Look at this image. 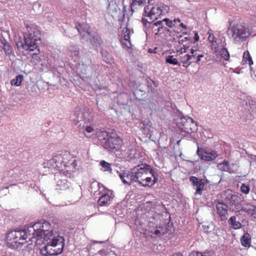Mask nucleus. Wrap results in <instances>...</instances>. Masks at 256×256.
<instances>
[{"label": "nucleus", "mask_w": 256, "mask_h": 256, "mask_svg": "<svg viewBox=\"0 0 256 256\" xmlns=\"http://www.w3.org/2000/svg\"><path fill=\"white\" fill-rule=\"evenodd\" d=\"M17 247L22 245L28 240L44 239V246L40 248L42 256H56L60 254L64 246V240L56 232H54L50 222L40 221L32 226L17 230Z\"/></svg>", "instance_id": "f257e3e1"}, {"label": "nucleus", "mask_w": 256, "mask_h": 256, "mask_svg": "<svg viewBox=\"0 0 256 256\" xmlns=\"http://www.w3.org/2000/svg\"><path fill=\"white\" fill-rule=\"evenodd\" d=\"M132 169L135 182L143 186H152L158 181L156 173L148 165L142 164Z\"/></svg>", "instance_id": "f03ea898"}, {"label": "nucleus", "mask_w": 256, "mask_h": 256, "mask_svg": "<svg viewBox=\"0 0 256 256\" xmlns=\"http://www.w3.org/2000/svg\"><path fill=\"white\" fill-rule=\"evenodd\" d=\"M252 32L250 26L235 22L230 24L227 30L228 36L236 44L246 40Z\"/></svg>", "instance_id": "7ed1b4c3"}, {"label": "nucleus", "mask_w": 256, "mask_h": 256, "mask_svg": "<svg viewBox=\"0 0 256 256\" xmlns=\"http://www.w3.org/2000/svg\"><path fill=\"white\" fill-rule=\"evenodd\" d=\"M170 10V7L162 2H158L154 4H148L144 9V18L142 20L144 24L145 20L148 22L150 21H154L160 16L166 14Z\"/></svg>", "instance_id": "20e7f679"}, {"label": "nucleus", "mask_w": 256, "mask_h": 256, "mask_svg": "<svg viewBox=\"0 0 256 256\" xmlns=\"http://www.w3.org/2000/svg\"><path fill=\"white\" fill-rule=\"evenodd\" d=\"M98 139L102 141L104 148L108 150H117L120 147L122 140L116 134L110 132L102 131L98 134Z\"/></svg>", "instance_id": "39448f33"}, {"label": "nucleus", "mask_w": 256, "mask_h": 256, "mask_svg": "<svg viewBox=\"0 0 256 256\" xmlns=\"http://www.w3.org/2000/svg\"><path fill=\"white\" fill-rule=\"evenodd\" d=\"M30 42H31L30 41ZM26 44V45H24L22 42H17V49L20 53L30 59L32 63L36 64L40 60L38 56L40 50L38 48L37 44L33 42L30 45V43L28 40Z\"/></svg>", "instance_id": "423d86ee"}, {"label": "nucleus", "mask_w": 256, "mask_h": 256, "mask_svg": "<svg viewBox=\"0 0 256 256\" xmlns=\"http://www.w3.org/2000/svg\"><path fill=\"white\" fill-rule=\"evenodd\" d=\"M79 33L82 38L86 40H90V43L94 46L97 47L100 45L101 40L100 36L96 33L92 32L90 26L87 24H78L76 26Z\"/></svg>", "instance_id": "0eeeda50"}, {"label": "nucleus", "mask_w": 256, "mask_h": 256, "mask_svg": "<svg viewBox=\"0 0 256 256\" xmlns=\"http://www.w3.org/2000/svg\"><path fill=\"white\" fill-rule=\"evenodd\" d=\"M71 157V154L68 152H62L52 157L50 160H45L43 164L44 168H54L59 170L62 168V162L68 160Z\"/></svg>", "instance_id": "6e6552de"}, {"label": "nucleus", "mask_w": 256, "mask_h": 256, "mask_svg": "<svg viewBox=\"0 0 256 256\" xmlns=\"http://www.w3.org/2000/svg\"><path fill=\"white\" fill-rule=\"evenodd\" d=\"M26 32H24L23 34L24 42V45H26V42H29L30 44L32 42H34L35 44H37L36 42L40 39V32L36 26L34 24L27 23L26 24Z\"/></svg>", "instance_id": "1a4fd4ad"}, {"label": "nucleus", "mask_w": 256, "mask_h": 256, "mask_svg": "<svg viewBox=\"0 0 256 256\" xmlns=\"http://www.w3.org/2000/svg\"><path fill=\"white\" fill-rule=\"evenodd\" d=\"M178 126L181 132H184V136L191 135L196 129V124L193 119L188 116L182 117L178 122Z\"/></svg>", "instance_id": "9d476101"}, {"label": "nucleus", "mask_w": 256, "mask_h": 256, "mask_svg": "<svg viewBox=\"0 0 256 256\" xmlns=\"http://www.w3.org/2000/svg\"><path fill=\"white\" fill-rule=\"evenodd\" d=\"M62 162V168L58 170L67 176H70L78 170V162L72 156L68 160Z\"/></svg>", "instance_id": "9b49d317"}, {"label": "nucleus", "mask_w": 256, "mask_h": 256, "mask_svg": "<svg viewBox=\"0 0 256 256\" xmlns=\"http://www.w3.org/2000/svg\"><path fill=\"white\" fill-rule=\"evenodd\" d=\"M190 182L196 189L194 193L196 195H202V191L206 188L208 184L206 181L204 179L198 178L196 176H191Z\"/></svg>", "instance_id": "f8f14e48"}, {"label": "nucleus", "mask_w": 256, "mask_h": 256, "mask_svg": "<svg viewBox=\"0 0 256 256\" xmlns=\"http://www.w3.org/2000/svg\"><path fill=\"white\" fill-rule=\"evenodd\" d=\"M150 24L152 29V31L156 35L162 34H170L169 30L164 26L162 24V21L158 20L154 23L150 22Z\"/></svg>", "instance_id": "ddd939ff"}, {"label": "nucleus", "mask_w": 256, "mask_h": 256, "mask_svg": "<svg viewBox=\"0 0 256 256\" xmlns=\"http://www.w3.org/2000/svg\"><path fill=\"white\" fill-rule=\"evenodd\" d=\"M228 204L231 208L234 211H238L240 206V202L242 201L240 194H230L227 196Z\"/></svg>", "instance_id": "4468645a"}, {"label": "nucleus", "mask_w": 256, "mask_h": 256, "mask_svg": "<svg viewBox=\"0 0 256 256\" xmlns=\"http://www.w3.org/2000/svg\"><path fill=\"white\" fill-rule=\"evenodd\" d=\"M217 214L222 221L226 220L228 216V206L224 203L220 202H215Z\"/></svg>", "instance_id": "2eb2a0df"}, {"label": "nucleus", "mask_w": 256, "mask_h": 256, "mask_svg": "<svg viewBox=\"0 0 256 256\" xmlns=\"http://www.w3.org/2000/svg\"><path fill=\"white\" fill-rule=\"evenodd\" d=\"M92 70L90 67L87 66L86 69L82 70L81 77L85 80L88 82L90 85L94 90L97 88V84L96 82V80L94 77H92Z\"/></svg>", "instance_id": "dca6fc26"}, {"label": "nucleus", "mask_w": 256, "mask_h": 256, "mask_svg": "<svg viewBox=\"0 0 256 256\" xmlns=\"http://www.w3.org/2000/svg\"><path fill=\"white\" fill-rule=\"evenodd\" d=\"M132 33L130 28L127 26L122 28L121 37H122V44L124 48H129L132 44L130 42V35Z\"/></svg>", "instance_id": "f3484780"}, {"label": "nucleus", "mask_w": 256, "mask_h": 256, "mask_svg": "<svg viewBox=\"0 0 256 256\" xmlns=\"http://www.w3.org/2000/svg\"><path fill=\"white\" fill-rule=\"evenodd\" d=\"M119 176L122 182L126 184L130 185L132 182H135L132 169L130 170H122L121 172H118Z\"/></svg>", "instance_id": "a211bd4d"}, {"label": "nucleus", "mask_w": 256, "mask_h": 256, "mask_svg": "<svg viewBox=\"0 0 256 256\" xmlns=\"http://www.w3.org/2000/svg\"><path fill=\"white\" fill-rule=\"evenodd\" d=\"M84 133L85 136L88 138H98V134L102 132V130H98L96 126L88 124L84 126Z\"/></svg>", "instance_id": "6ab92c4d"}, {"label": "nucleus", "mask_w": 256, "mask_h": 256, "mask_svg": "<svg viewBox=\"0 0 256 256\" xmlns=\"http://www.w3.org/2000/svg\"><path fill=\"white\" fill-rule=\"evenodd\" d=\"M197 153L202 160L206 161H212L218 156L216 152L214 150L211 152H208L204 150H200L198 148Z\"/></svg>", "instance_id": "aec40b11"}, {"label": "nucleus", "mask_w": 256, "mask_h": 256, "mask_svg": "<svg viewBox=\"0 0 256 256\" xmlns=\"http://www.w3.org/2000/svg\"><path fill=\"white\" fill-rule=\"evenodd\" d=\"M71 121L74 124H78V122H82L84 119V114L82 108H76L70 116Z\"/></svg>", "instance_id": "412c9836"}, {"label": "nucleus", "mask_w": 256, "mask_h": 256, "mask_svg": "<svg viewBox=\"0 0 256 256\" xmlns=\"http://www.w3.org/2000/svg\"><path fill=\"white\" fill-rule=\"evenodd\" d=\"M6 246L14 249L16 246V230L9 231L6 235Z\"/></svg>", "instance_id": "4be33fe9"}, {"label": "nucleus", "mask_w": 256, "mask_h": 256, "mask_svg": "<svg viewBox=\"0 0 256 256\" xmlns=\"http://www.w3.org/2000/svg\"><path fill=\"white\" fill-rule=\"evenodd\" d=\"M80 54V48L76 45H70L67 48L66 54L74 61L76 60L78 58Z\"/></svg>", "instance_id": "5701e85b"}, {"label": "nucleus", "mask_w": 256, "mask_h": 256, "mask_svg": "<svg viewBox=\"0 0 256 256\" xmlns=\"http://www.w3.org/2000/svg\"><path fill=\"white\" fill-rule=\"evenodd\" d=\"M191 40L188 37H182L180 36L178 39V42L180 44H182V47L180 49H177L176 51L180 54H182L186 51V49L189 48L188 44L191 42Z\"/></svg>", "instance_id": "b1692460"}, {"label": "nucleus", "mask_w": 256, "mask_h": 256, "mask_svg": "<svg viewBox=\"0 0 256 256\" xmlns=\"http://www.w3.org/2000/svg\"><path fill=\"white\" fill-rule=\"evenodd\" d=\"M218 169L221 170L228 172L230 173H234L236 171V166L230 164L227 161H224L218 164Z\"/></svg>", "instance_id": "393cba45"}, {"label": "nucleus", "mask_w": 256, "mask_h": 256, "mask_svg": "<svg viewBox=\"0 0 256 256\" xmlns=\"http://www.w3.org/2000/svg\"><path fill=\"white\" fill-rule=\"evenodd\" d=\"M112 198V194L110 191H108L99 198L98 202L100 206L109 204Z\"/></svg>", "instance_id": "a878e982"}, {"label": "nucleus", "mask_w": 256, "mask_h": 256, "mask_svg": "<svg viewBox=\"0 0 256 256\" xmlns=\"http://www.w3.org/2000/svg\"><path fill=\"white\" fill-rule=\"evenodd\" d=\"M70 186V183L65 179L58 180L56 186V189L58 190H65Z\"/></svg>", "instance_id": "bb28decb"}, {"label": "nucleus", "mask_w": 256, "mask_h": 256, "mask_svg": "<svg viewBox=\"0 0 256 256\" xmlns=\"http://www.w3.org/2000/svg\"><path fill=\"white\" fill-rule=\"evenodd\" d=\"M242 210L248 215L256 219V206L252 204H246L242 207Z\"/></svg>", "instance_id": "cd10ccee"}, {"label": "nucleus", "mask_w": 256, "mask_h": 256, "mask_svg": "<svg viewBox=\"0 0 256 256\" xmlns=\"http://www.w3.org/2000/svg\"><path fill=\"white\" fill-rule=\"evenodd\" d=\"M108 10L112 16H114L120 12V8L116 2L112 1L109 3Z\"/></svg>", "instance_id": "c85d7f7f"}, {"label": "nucleus", "mask_w": 256, "mask_h": 256, "mask_svg": "<svg viewBox=\"0 0 256 256\" xmlns=\"http://www.w3.org/2000/svg\"><path fill=\"white\" fill-rule=\"evenodd\" d=\"M240 242L242 246L244 247H250L251 245L252 237L250 234L248 232L245 233L240 238Z\"/></svg>", "instance_id": "c756f323"}, {"label": "nucleus", "mask_w": 256, "mask_h": 256, "mask_svg": "<svg viewBox=\"0 0 256 256\" xmlns=\"http://www.w3.org/2000/svg\"><path fill=\"white\" fill-rule=\"evenodd\" d=\"M228 223L230 227L234 230L240 229L242 228V224L236 220V216H231L228 220Z\"/></svg>", "instance_id": "7c9ffc66"}, {"label": "nucleus", "mask_w": 256, "mask_h": 256, "mask_svg": "<svg viewBox=\"0 0 256 256\" xmlns=\"http://www.w3.org/2000/svg\"><path fill=\"white\" fill-rule=\"evenodd\" d=\"M102 60L106 63L112 64L114 63V60L112 56L105 50L102 52Z\"/></svg>", "instance_id": "2f4dec72"}, {"label": "nucleus", "mask_w": 256, "mask_h": 256, "mask_svg": "<svg viewBox=\"0 0 256 256\" xmlns=\"http://www.w3.org/2000/svg\"><path fill=\"white\" fill-rule=\"evenodd\" d=\"M192 56H190L189 54H186L180 57L181 62L182 64L184 67L188 68L191 63L190 61L192 60Z\"/></svg>", "instance_id": "473e14b6"}, {"label": "nucleus", "mask_w": 256, "mask_h": 256, "mask_svg": "<svg viewBox=\"0 0 256 256\" xmlns=\"http://www.w3.org/2000/svg\"><path fill=\"white\" fill-rule=\"evenodd\" d=\"M242 62L243 64H248L250 65V67H251V66L253 64L252 58L248 51H246L244 53L243 60H242ZM250 69L252 70V68H250Z\"/></svg>", "instance_id": "72a5a7b5"}, {"label": "nucleus", "mask_w": 256, "mask_h": 256, "mask_svg": "<svg viewBox=\"0 0 256 256\" xmlns=\"http://www.w3.org/2000/svg\"><path fill=\"white\" fill-rule=\"evenodd\" d=\"M166 62L172 65L180 66V63L178 62L177 59L172 55H169L166 58Z\"/></svg>", "instance_id": "f704fd0d"}, {"label": "nucleus", "mask_w": 256, "mask_h": 256, "mask_svg": "<svg viewBox=\"0 0 256 256\" xmlns=\"http://www.w3.org/2000/svg\"><path fill=\"white\" fill-rule=\"evenodd\" d=\"M100 164L102 166V170L103 171L112 172L111 166L112 165V164H110L104 160H102Z\"/></svg>", "instance_id": "c9c22d12"}, {"label": "nucleus", "mask_w": 256, "mask_h": 256, "mask_svg": "<svg viewBox=\"0 0 256 256\" xmlns=\"http://www.w3.org/2000/svg\"><path fill=\"white\" fill-rule=\"evenodd\" d=\"M212 252L210 251H206L203 252L193 251L190 253L189 256H212Z\"/></svg>", "instance_id": "e433bc0d"}, {"label": "nucleus", "mask_w": 256, "mask_h": 256, "mask_svg": "<svg viewBox=\"0 0 256 256\" xmlns=\"http://www.w3.org/2000/svg\"><path fill=\"white\" fill-rule=\"evenodd\" d=\"M146 0H134L131 4L132 8H136V6H140L146 2ZM152 0H148V4H150V2Z\"/></svg>", "instance_id": "4c0bfd02"}, {"label": "nucleus", "mask_w": 256, "mask_h": 256, "mask_svg": "<svg viewBox=\"0 0 256 256\" xmlns=\"http://www.w3.org/2000/svg\"><path fill=\"white\" fill-rule=\"evenodd\" d=\"M220 54L222 58L225 60H228L230 59V54L226 48H223L220 51Z\"/></svg>", "instance_id": "58836bf2"}, {"label": "nucleus", "mask_w": 256, "mask_h": 256, "mask_svg": "<svg viewBox=\"0 0 256 256\" xmlns=\"http://www.w3.org/2000/svg\"><path fill=\"white\" fill-rule=\"evenodd\" d=\"M97 256H116L115 254L112 251L107 252L105 250H100L98 252Z\"/></svg>", "instance_id": "ea45409f"}, {"label": "nucleus", "mask_w": 256, "mask_h": 256, "mask_svg": "<svg viewBox=\"0 0 256 256\" xmlns=\"http://www.w3.org/2000/svg\"><path fill=\"white\" fill-rule=\"evenodd\" d=\"M240 191L242 193L248 194L250 191V188L248 184H242L240 186Z\"/></svg>", "instance_id": "a19ab883"}, {"label": "nucleus", "mask_w": 256, "mask_h": 256, "mask_svg": "<svg viewBox=\"0 0 256 256\" xmlns=\"http://www.w3.org/2000/svg\"><path fill=\"white\" fill-rule=\"evenodd\" d=\"M166 232V229L165 228L159 227L154 231V234L158 236L164 234Z\"/></svg>", "instance_id": "79ce46f5"}, {"label": "nucleus", "mask_w": 256, "mask_h": 256, "mask_svg": "<svg viewBox=\"0 0 256 256\" xmlns=\"http://www.w3.org/2000/svg\"><path fill=\"white\" fill-rule=\"evenodd\" d=\"M3 50L6 54H10L12 52L11 46L8 44H3Z\"/></svg>", "instance_id": "37998d69"}, {"label": "nucleus", "mask_w": 256, "mask_h": 256, "mask_svg": "<svg viewBox=\"0 0 256 256\" xmlns=\"http://www.w3.org/2000/svg\"><path fill=\"white\" fill-rule=\"evenodd\" d=\"M211 47L214 52H217L218 51V46L216 41L211 42Z\"/></svg>", "instance_id": "c03bdc74"}, {"label": "nucleus", "mask_w": 256, "mask_h": 256, "mask_svg": "<svg viewBox=\"0 0 256 256\" xmlns=\"http://www.w3.org/2000/svg\"><path fill=\"white\" fill-rule=\"evenodd\" d=\"M162 21V23L165 22V24L170 28H172L174 26L173 22L172 20H170L168 18H165L163 19Z\"/></svg>", "instance_id": "a18cd8bd"}, {"label": "nucleus", "mask_w": 256, "mask_h": 256, "mask_svg": "<svg viewBox=\"0 0 256 256\" xmlns=\"http://www.w3.org/2000/svg\"><path fill=\"white\" fill-rule=\"evenodd\" d=\"M208 34H209V36L208 37V41L210 43L212 42H214L215 41H216V38L213 34L210 33V32H208Z\"/></svg>", "instance_id": "49530a36"}, {"label": "nucleus", "mask_w": 256, "mask_h": 256, "mask_svg": "<svg viewBox=\"0 0 256 256\" xmlns=\"http://www.w3.org/2000/svg\"><path fill=\"white\" fill-rule=\"evenodd\" d=\"M23 80V76L22 75H18L17 76V86L20 85L22 83V82Z\"/></svg>", "instance_id": "de8ad7c7"}, {"label": "nucleus", "mask_w": 256, "mask_h": 256, "mask_svg": "<svg viewBox=\"0 0 256 256\" xmlns=\"http://www.w3.org/2000/svg\"><path fill=\"white\" fill-rule=\"evenodd\" d=\"M204 57V55L202 54H198L196 56V63H198L200 61L201 58Z\"/></svg>", "instance_id": "09e8293b"}, {"label": "nucleus", "mask_w": 256, "mask_h": 256, "mask_svg": "<svg viewBox=\"0 0 256 256\" xmlns=\"http://www.w3.org/2000/svg\"><path fill=\"white\" fill-rule=\"evenodd\" d=\"M252 192L256 194V181H254L253 184V188L252 190Z\"/></svg>", "instance_id": "8fccbe9b"}, {"label": "nucleus", "mask_w": 256, "mask_h": 256, "mask_svg": "<svg viewBox=\"0 0 256 256\" xmlns=\"http://www.w3.org/2000/svg\"><path fill=\"white\" fill-rule=\"evenodd\" d=\"M194 40L196 42H198L199 40V36L196 32L194 34Z\"/></svg>", "instance_id": "3c124183"}, {"label": "nucleus", "mask_w": 256, "mask_h": 256, "mask_svg": "<svg viewBox=\"0 0 256 256\" xmlns=\"http://www.w3.org/2000/svg\"><path fill=\"white\" fill-rule=\"evenodd\" d=\"M16 86V79L14 78L10 82V86Z\"/></svg>", "instance_id": "603ef678"}, {"label": "nucleus", "mask_w": 256, "mask_h": 256, "mask_svg": "<svg viewBox=\"0 0 256 256\" xmlns=\"http://www.w3.org/2000/svg\"><path fill=\"white\" fill-rule=\"evenodd\" d=\"M197 52H198V50L196 49H194V48H192L190 49L191 54H194V53H196V54H197Z\"/></svg>", "instance_id": "864d4df0"}, {"label": "nucleus", "mask_w": 256, "mask_h": 256, "mask_svg": "<svg viewBox=\"0 0 256 256\" xmlns=\"http://www.w3.org/2000/svg\"><path fill=\"white\" fill-rule=\"evenodd\" d=\"M172 256H182L180 253H176V254H173Z\"/></svg>", "instance_id": "5fc2aeb1"}, {"label": "nucleus", "mask_w": 256, "mask_h": 256, "mask_svg": "<svg viewBox=\"0 0 256 256\" xmlns=\"http://www.w3.org/2000/svg\"><path fill=\"white\" fill-rule=\"evenodd\" d=\"M180 27H182L184 28H186V26L183 23H181L180 24Z\"/></svg>", "instance_id": "6e6d98bb"}, {"label": "nucleus", "mask_w": 256, "mask_h": 256, "mask_svg": "<svg viewBox=\"0 0 256 256\" xmlns=\"http://www.w3.org/2000/svg\"><path fill=\"white\" fill-rule=\"evenodd\" d=\"M198 54V53L197 54H196V53H194V54H190V56H192V59L194 58L196 56H197V55Z\"/></svg>", "instance_id": "4d7b16f0"}, {"label": "nucleus", "mask_w": 256, "mask_h": 256, "mask_svg": "<svg viewBox=\"0 0 256 256\" xmlns=\"http://www.w3.org/2000/svg\"><path fill=\"white\" fill-rule=\"evenodd\" d=\"M144 130H146L144 132L146 134L148 135L149 134V130H146V128L144 129Z\"/></svg>", "instance_id": "13d9d810"}, {"label": "nucleus", "mask_w": 256, "mask_h": 256, "mask_svg": "<svg viewBox=\"0 0 256 256\" xmlns=\"http://www.w3.org/2000/svg\"><path fill=\"white\" fill-rule=\"evenodd\" d=\"M174 22H180V20L179 19H178H178H174Z\"/></svg>", "instance_id": "bf43d9fd"}, {"label": "nucleus", "mask_w": 256, "mask_h": 256, "mask_svg": "<svg viewBox=\"0 0 256 256\" xmlns=\"http://www.w3.org/2000/svg\"><path fill=\"white\" fill-rule=\"evenodd\" d=\"M98 242L101 243V242H96V241H94V243H98Z\"/></svg>", "instance_id": "052dcab7"}, {"label": "nucleus", "mask_w": 256, "mask_h": 256, "mask_svg": "<svg viewBox=\"0 0 256 256\" xmlns=\"http://www.w3.org/2000/svg\"><path fill=\"white\" fill-rule=\"evenodd\" d=\"M180 140H178V141L177 142V144H180Z\"/></svg>", "instance_id": "680f3d73"}, {"label": "nucleus", "mask_w": 256, "mask_h": 256, "mask_svg": "<svg viewBox=\"0 0 256 256\" xmlns=\"http://www.w3.org/2000/svg\"><path fill=\"white\" fill-rule=\"evenodd\" d=\"M9 2H12V0H8Z\"/></svg>", "instance_id": "e2e57ef3"}]
</instances>
